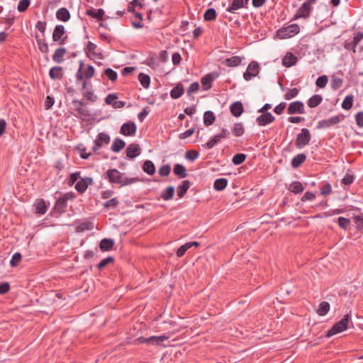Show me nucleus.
<instances>
[{
	"instance_id": "ea45409f",
	"label": "nucleus",
	"mask_w": 363,
	"mask_h": 363,
	"mask_svg": "<svg viewBox=\"0 0 363 363\" xmlns=\"http://www.w3.org/2000/svg\"><path fill=\"white\" fill-rule=\"evenodd\" d=\"M36 213L40 215H43L48 210V206L43 199H39L35 203Z\"/></svg>"
},
{
	"instance_id": "aec40b11",
	"label": "nucleus",
	"mask_w": 363,
	"mask_h": 363,
	"mask_svg": "<svg viewBox=\"0 0 363 363\" xmlns=\"http://www.w3.org/2000/svg\"><path fill=\"white\" fill-rule=\"evenodd\" d=\"M230 110L234 116L239 117L244 111L242 104L240 101H235L231 104Z\"/></svg>"
},
{
	"instance_id": "49530a36",
	"label": "nucleus",
	"mask_w": 363,
	"mask_h": 363,
	"mask_svg": "<svg viewBox=\"0 0 363 363\" xmlns=\"http://www.w3.org/2000/svg\"><path fill=\"white\" fill-rule=\"evenodd\" d=\"M216 11L214 9H208L203 15V18L206 21H214L216 18Z\"/></svg>"
},
{
	"instance_id": "e433bc0d",
	"label": "nucleus",
	"mask_w": 363,
	"mask_h": 363,
	"mask_svg": "<svg viewBox=\"0 0 363 363\" xmlns=\"http://www.w3.org/2000/svg\"><path fill=\"white\" fill-rule=\"evenodd\" d=\"M213 78L211 74H208L201 78V82L204 90H208L212 86Z\"/></svg>"
},
{
	"instance_id": "8fccbe9b",
	"label": "nucleus",
	"mask_w": 363,
	"mask_h": 363,
	"mask_svg": "<svg viewBox=\"0 0 363 363\" xmlns=\"http://www.w3.org/2000/svg\"><path fill=\"white\" fill-rule=\"evenodd\" d=\"M247 156L245 154L242 153H238L235 155L232 159V162L235 165H239L244 162Z\"/></svg>"
},
{
	"instance_id": "c85d7f7f",
	"label": "nucleus",
	"mask_w": 363,
	"mask_h": 363,
	"mask_svg": "<svg viewBox=\"0 0 363 363\" xmlns=\"http://www.w3.org/2000/svg\"><path fill=\"white\" fill-rule=\"evenodd\" d=\"M306 160V156L303 153H300L296 155L291 160V166L294 168H297Z\"/></svg>"
},
{
	"instance_id": "c03bdc74",
	"label": "nucleus",
	"mask_w": 363,
	"mask_h": 363,
	"mask_svg": "<svg viewBox=\"0 0 363 363\" xmlns=\"http://www.w3.org/2000/svg\"><path fill=\"white\" fill-rule=\"evenodd\" d=\"M86 14L89 16L96 18L98 21H102L104 15V11L102 9H98L96 12L93 10H87Z\"/></svg>"
},
{
	"instance_id": "a211bd4d",
	"label": "nucleus",
	"mask_w": 363,
	"mask_h": 363,
	"mask_svg": "<svg viewBox=\"0 0 363 363\" xmlns=\"http://www.w3.org/2000/svg\"><path fill=\"white\" fill-rule=\"evenodd\" d=\"M298 61L297 57L291 52H287L282 59V65L286 67H290L295 65Z\"/></svg>"
},
{
	"instance_id": "f03ea898",
	"label": "nucleus",
	"mask_w": 363,
	"mask_h": 363,
	"mask_svg": "<svg viewBox=\"0 0 363 363\" xmlns=\"http://www.w3.org/2000/svg\"><path fill=\"white\" fill-rule=\"evenodd\" d=\"M350 314H346L338 322H337L326 334L327 337H330L337 333L345 331L348 328L349 320L350 319Z\"/></svg>"
},
{
	"instance_id": "a878e982",
	"label": "nucleus",
	"mask_w": 363,
	"mask_h": 363,
	"mask_svg": "<svg viewBox=\"0 0 363 363\" xmlns=\"http://www.w3.org/2000/svg\"><path fill=\"white\" fill-rule=\"evenodd\" d=\"M363 38V34L362 33H357L354 34L353 37V40L352 43H349L347 45H345V48L350 49L352 48L353 52H355V48L357 45L359 44V43L362 40Z\"/></svg>"
},
{
	"instance_id": "3c124183",
	"label": "nucleus",
	"mask_w": 363,
	"mask_h": 363,
	"mask_svg": "<svg viewBox=\"0 0 363 363\" xmlns=\"http://www.w3.org/2000/svg\"><path fill=\"white\" fill-rule=\"evenodd\" d=\"M299 93V90L297 88H292L288 89V91L284 94V99L286 100H291L293 98H295Z\"/></svg>"
},
{
	"instance_id": "f704fd0d",
	"label": "nucleus",
	"mask_w": 363,
	"mask_h": 363,
	"mask_svg": "<svg viewBox=\"0 0 363 363\" xmlns=\"http://www.w3.org/2000/svg\"><path fill=\"white\" fill-rule=\"evenodd\" d=\"M323 101V97L319 94H315L308 100V106L310 108L317 107Z\"/></svg>"
},
{
	"instance_id": "e2e57ef3",
	"label": "nucleus",
	"mask_w": 363,
	"mask_h": 363,
	"mask_svg": "<svg viewBox=\"0 0 363 363\" xmlns=\"http://www.w3.org/2000/svg\"><path fill=\"white\" fill-rule=\"evenodd\" d=\"M171 167L169 164H164L159 169V174L162 177H167L169 174Z\"/></svg>"
},
{
	"instance_id": "2f4dec72",
	"label": "nucleus",
	"mask_w": 363,
	"mask_h": 363,
	"mask_svg": "<svg viewBox=\"0 0 363 363\" xmlns=\"http://www.w3.org/2000/svg\"><path fill=\"white\" fill-rule=\"evenodd\" d=\"M242 62V58L239 56H233L225 59L224 64L228 67H237Z\"/></svg>"
},
{
	"instance_id": "7c9ffc66",
	"label": "nucleus",
	"mask_w": 363,
	"mask_h": 363,
	"mask_svg": "<svg viewBox=\"0 0 363 363\" xmlns=\"http://www.w3.org/2000/svg\"><path fill=\"white\" fill-rule=\"evenodd\" d=\"M35 40L37 41L39 50L44 54H48L49 52V48L45 40L40 38L38 35H35Z\"/></svg>"
},
{
	"instance_id": "6e6d98bb",
	"label": "nucleus",
	"mask_w": 363,
	"mask_h": 363,
	"mask_svg": "<svg viewBox=\"0 0 363 363\" xmlns=\"http://www.w3.org/2000/svg\"><path fill=\"white\" fill-rule=\"evenodd\" d=\"M338 225L343 230H347L350 225V220L344 217H339Z\"/></svg>"
},
{
	"instance_id": "a18cd8bd",
	"label": "nucleus",
	"mask_w": 363,
	"mask_h": 363,
	"mask_svg": "<svg viewBox=\"0 0 363 363\" xmlns=\"http://www.w3.org/2000/svg\"><path fill=\"white\" fill-rule=\"evenodd\" d=\"M354 97L352 95H347L342 103V107L345 110H350L353 106Z\"/></svg>"
},
{
	"instance_id": "f3484780",
	"label": "nucleus",
	"mask_w": 363,
	"mask_h": 363,
	"mask_svg": "<svg viewBox=\"0 0 363 363\" xmlns=\"http://www.w3.org/2000/svg\"><path fill=\"white\" fill-rule=\"evenodd\" d=\"M312 10V6H308V4L303 3L301 6L298 10L297 13L294 16V19H298L300 18H307L309 17L311 14V11Z\"/></svg>"
},
{
	"instance_id": "6ab92c4d",
	"label": "nucleus",
	"mask_w": 363,
	"mask_h": 363,
	"mask_svg": "<svg viewBox=\"0 0 363 363\" xmlns=\"http://www.w3.org/2000/svg\"><path fill=\"white\" fill-rule=\"evenodd\" d=\"M50 77L52 79H62L63 78V69L62 67L55 66L49 71Z\"/></svg>"
},
{
	"instance_id": "c9c22d12",
	"label": "nucleus",
	"mask_w": 363,
	"mask_h": 363,
	"mask_svg": "<svg viewBox=\"0 0 363 363\" xmlns=\"http://www.w3.org/2000/svg\"><path fill=\"white\" fill-rule=\"evenodd\" d=\"M216 120L214 113L211 111H207L203 114V123L206 126L212 125Z\"/></svg>"
},
{
	"instance_id": "7ed1b4c3",
	"label": "nucleus",
	"mask_w": 363,
	"mask_h": 363,
	"mask_svg": "<svg viewBox=\"0 0 363 363\" xmlns=\"http://www.w3.org/2000/svg\"><path fill=\"white\" fill-rule=\"evenodd\" d=\"M72 108L76 112L74 115L79 118L84 120L86 117L90 116L89 111L86 108V103L74 99L72 102Z\"/></svg>"
},
{
	"instance_id": "4c0bfd02",
	"label": "nucleus",
	"mask_w": 363,
	"mask_h": 363,
	"mask_svg": "<svg viewBox=\"0 0 363 363\" xmlns=\"http://www.w3.org/2000/svg\"><path fill=\"white\" fill-rule=\"evenodd\" d=\"M330 303L327 301H322L317 309V313L320 316L325 315L330 310Z\"/></svg>"
},
{
	"instance_id": "c756f323",
	"label": "nucleus",
	"mask_w": 363,
	"mask_h": 363,
	"mask_svg": "<svg viewBox=\"0 0 363 363\" xmlns=\"http://www.w3.org/2000/svg\"><path fill=\"white\" fill-rule=\"evenodd\" d=\"M173 172L179 178H185L187 176L185 167L180 164H176L174 166Z\"/></svg>"
},
{
	"instance_id": "412c9836",
	"label": "nucleus",
	"mask_w": 363,
	"mask_h": 363,
	"mask_svg": "<svg viewBox=\"0 0 363 363\" xmlns=\"http://www.w3.org/2000/svg\"><path fill=\"white\" fill-rule=\"evenodd\" d=\"M56 17L60 21L67 22L70 18V13L66 8H60L56 12Z\"/></svg>"
},
{
	"instance_id": "4d7b16f0",
	"label": "nucleus",
	"mask_w": 363,
	"mask_h": 363,
	"mask_svg": "<svg viewBox=\"0 0 363 363\" xmlns=\"http://www.w3.org/2000/svg\"><path fill=\"white\" fill-rule=\"evenodd\" d=\"M114 261V258L111 256L107 257L104 259H103L97 265V268L99 269H102L104 268L106 265L108 264L113 262Z\"/></svg>"
},
{
	"instance_id": "37998d69",
	"label": "nucleus",
	"mask_w": 363,
	"mask_h": 363,
	"mask_svg": "<svg viewBox=\"0 0 363 363\" xmlns=\"http://www.w3.org/2000/svg\"><path fill=\"white\" fill-rule=\"evenodd\" d=\"M138 80L140 82V84L145 88L147 89L150 86V77L149 75L145 74L144 73H140L138 75Z\"/></svg>"
},
{
	"instance_id": "ddd939ff",
	"label": "nucleus",
	"mask_w": 363,
	"mask_h": 363,
	"mask_svg": "<svg viewBox=\"0 0 363 363\" xmlns=\"http://www.w3.org/2000/svg\"><path fill=\"white\" fill-rule=\"evenodd\" d=\"M343 117L340 118L339 116H335L330 118L320 121L318 123V128H329L339 123Z\"/></svg>"
},
{
	"instance_id": "4be33fe9",
	"label": "nucleus",
	"mask_w": 363,
	"mask_h": 363,
	"mask_svg": "<svg viewBox=\"0 0 363 363\" xmlns=\"http://www.w3.org/2000/svg\"><path fill=\"white\" fill-rule=\"evenodd\" d=\"M67 50L65 48H59L55 51L54 55H52V60L54 62L57 63H61L64 60V56L66 53Z\"/></svg>"
},
{
	"instance_id": "cd10ccee",
	"label": "nucleus",
	"mask_w": 363,
	"mask_h": 363,
	"mask_svg": "<svg viewBox=\"0 0 363 363\" xmlns=\"http://www.w3.org/2000/svg\"><path fill=\"white\" fill-rule=\"evenodd\" d=\"M184 90L182 84H177L175 87H174L171 92L170 96L172 99H179L184 94Z\"/></svg>"
},
{
	"instance_id": "4468645a",
	"label": "nucleus",
	"mask_w": 363,
	"mask_h": 363,
	"mask_svg": "<svg viewBox=\"0 0 363 363\" xmlns=\"http://www.w3.org/2000/svg\"><path fill=\"white\" fill-rule=\"evenodd\" d=\"M275 120V117L269 112L262 113L256 118V122L259 126L267 125Z\"/></svg>"
},
{
	"instance_id": "9b49d317",
	"label": "nucleus",
	"mask_w": 363,
	"mask_h": 363,
	"mask_svg": "<svg viewBox=\"0 0 363 363\" xmlns=\"http://www.w3.org/2000/svg\"><path fill=\"white\" fill-rule=\"evenodd\" d=\"M287 113L290 115L305 113L304 104L302 101H296L289 104Z\"/></svg>"
},
{
	"instance_id": "f257e3e1",
	"label": "nucleus",
	"mask_w": 363,
	"mask_h": 363,
	"mask_svg": "<svg viewBox=\"0 0 363 363\" xmlns=\"http://www.w3.org/2000/svg\"><path fill=\"white\" fill-rule=\"evenodd\" d=\"M111 184H120L121 186L133 184L138 181V178H128L117 169H108L103 175Z\"/></svg>"
},
{
	"instance_id": "473e14b6",
	"label": "nucleus",
	"mask_w": 363,
	"mask_h": 363,
	"mask_svg": "<svg viewBox=\"0 0 363 363\" xmlns=\"http://www.w3.org/2000/svg\"><path fill=\"white\" fill-rule=\"evenodd\" d=\"M143 170L149 175H153L155 173V167L150 160H146L143 165Z\"/></svg>"
},
{
	"instance_id": "2eb2a0df",
	"label": "nucleus",
	"mask_w": 363,
	"mask_h": 363,
	"mask_svg": "<svg viewBox=\"0 0 363 363\" xmlns=\"http://www.w3.org/2000/svg\"><path fill=\"white\" fill-rule=\"evenodd\" d=\"M126 157L130 159H134L141 153V149L138 144L131 143L125 150Z\"/></svg>"
},
{
	"instance_id": "bb28decb",
	"label": "nucleus",
	"mask_w": 363,
	"mask_h": 363,
	"mask_svg": "<svg viewBox=\"0 0 363 363\" xmlns=\"http://www.w3.org/2000/svg\"><path fill=\"white\" fill-rule=\"evenodd\" d=\"M125 146V143L120 139V138H116L111 147V149L114 152H118L121 150H123Z\"/></svg>"
},
{
	"instance_id": "0e129e2a",
	"label": "nucleus",
	"mask_w": 363,
	"mask_h": 363,
	"mask_svg": "<svg viewBox=\"0 0 363 363\" xmlns=\"http://www.w3.org/2000/svg\"><path fill=\"white\" fill-rule=\"evenodd\" d=\"M199 153L195 150L186 151L185 153L186 159H187L190 161H194L196 159H197L199 157Z\"/></svg>"
},
{
	"instance_id": "603ef678",
	"label": "nucleus",
	"mask_w": 363,
	"mask_h": 363,
	"mask_svg": "<svg viewBox=\"0 0 363 363\" xmlns=\"http://www.w3.org/2000/svg\"><path fill=\"white\" fill-rule=\"evenodd\" d=\"M93 229V223L91 222H83L81 223L77 227V230L79 232L84 230H90Z\"/></svg>"
},
{
	"instance_id": "20e7f679",
	"label": "nucleus",
	"mask_w": 363,
	"mask_h": 363,
	"mask_svg": "<svg viewBox=\"0 0 363 363\" xmlns=\"http://www.w3.org/2000/svg\"><path fill=\"white\" fill-rule=\"evenodd\" d=\"M311 133L308 128H303L301 129L300 133L297 135L296 140L295 142L296 147L298 149L306 146L311 141Z\"/></svg>"
},
{
	"instance_id": "72a5a7b5",
	"label": "nucleus",
	"mask_w": 363,
	"mask_h": 363,
	"mask_svg": "<svg viewBox=\"0 0 363 363\" xmlns=\"http://www.w3.org/2000/svg\"><path fill=\"white\" fill-rule=\"evenodd\" d=\"M174 194V188L169 186L162 191L161 198L164 201H169L173 198Z\"/></svg>"
},
{
	"instance_id": "39448f33",
	"label": "nucleus",
	"mask_w": 363,
	"mask_h": 363,
	"mask_svg": "<svg viewBox=\"0 0 363 363\" xmlns=\"http://www.w3.org/2000/svg\"><path fill=\"white\" fill-rule=\"evenodd\" d=\"M52 40L57 43L58 45H65L67 41V35L65 34V28L62 25L55 26L53 33Z\"/></svg>"
},
{
	"instance_id": "393cba45",
	"label": "nucleus",
	"mask_w": 363,
	"mask_h": 363,
	"mask_svg": "<svg viewBox=\"0 0 363 363\" xmlns=\"http://www.w3.org/2000/svg\"><path fill=\"white\" fill-rule=\"evenodd\" d=\"M114 245V241L112 239L104 238L101 240L99 247L101 251H109L112 249Z\"/></svg>"
},
{
	"instance_id": "58836bf2",
	"label": "nucleus",
	"mask_w": 363,
	"mask_h": 363,
	"mask_svg": "<svg viewBox=\"0 0 363 363\" xmlns=\"http://www.w3.org/2000/svg\"><path fill=\"white\" fill-rule=\"evenodd\" d=\"M228 185V179L225 178H220L216 179L213 187L217 191H222L226 188Z\"/></svg>"
},
{
	"instance_id": "680f3d73",
	"label": "nucleus",
	"mask_w": 363,
	"mask_h": 363,
	"mask_svg": "<svg viewBox=\"0 0 363 363\" xmlns=\"http://www.w3.org/2000/svg\"><path fill=\"white\" fill-rule=\"evenodd\" d=\"M354 182V176L350 172H347L345 177L342 179V184L346 186H349Z\"/></svg>"
},
{
	"instance_id": "1a4fd4ad",
	"label": "nucleus",
	"mask_w": 363,
	"mask_h": 363,
	"mask_svg": "<svg viewBox=\"0 0 363 363\" xmlns=\"http://www.w3.org/2000/svg\"><path fill=\"white\" fill-rule=\"evenodd\" d=\"M110 136L105 133H100L96 136L94 140V145L92 147V150L94 153H96L98 150L104 145H108L110 143Z\"/></svg>"
},
{
	"instance_id": "6e6552de",
	"label": "nucleus",
	"mask_w": 363,
	"mask_h": 363,
	"mask_svg": "<svg viewBox=\"0 0 363 363\" xmlns=\"http://www.w3.org/2000/svg\"><path fill=\"white\" fill-rule=\"evenodd\" d=\"M259 72V65L255 61H252L250 62L247 67V70L243 74V77L246 81H250L252 77L258 75Z\"/></svg>"
},
{
	"instance_id": "052dcab7",
	"label": "nucleus",
	"mask_w": 363,
	"mask_h": 363,
	"mask_svg": "<svg viewBox=\"0 0 363 363\" xmlns=\"http://www.w3.org/2000/svg\"><path fill=\"white\" fill-rule=\"evenodd\" d=\"M30 0H21L18 3L17 9L19 12H24L30 5Z\"/></svg>"
},
{
	"instance_id": "69168bd1",
	"label": "nucleus",
	"mask_w": 363,
	"mask_h": 363,
	"mask_svg": "<svg viewBox=\"0 0 363 363\" xmlns=\"http://www.w3.org/2000/svg\"><path fill=\"white\" fill-rule=\"evenodd\" d=\"M21 253L16 252L13 255V257H12V258H11V259L10 261V264L12 267H16L18 264V263L21 262Z\"/></svg>"
},
{
	"instance_id": "5fc2aeb1",
	"label": "nucleus",
	"mask_w": 363,
	"mask_h": 363,
	"mask_svg": "<svg viewBox=\"0 0 363 363\" xmlns=\"http://www.w3.org/2000/svg\"><path fill=\"white\" fill-rule=\"evenodd\" d=\"M83 96L88 101L95 102L97 100V96L94 94L92 90L84 91L82 93Z\"/></svg>"
},
{
	"instance_id": "a19ab883",
	"label": "nucleus",
	"mask_w": 363,
	"mask_h": 363,
	"mask_svg": "<svg viewBox=\"0 0 363 363\" xmlns=\"http://www.w3.org/2000/svg\"><path fill=\"white\" fill-rule=\"evenodd\" d=\"M289 189L293 193L299 194L303 191L304 188L301 182L295 181L290 184Z\"/></svg>"
},
{
	"instance_id": "9d476101",
	"label": "nucleus",
	"mask_w": 363,
	"mask_h": 363,
	"mask_svg": "<svg viewBox=\"0 0 363 363\" xmlns=\"http://www.w3.org/2000/svg\"><path fill=\"white\" fill-rule=\"evenodd\" d=\"M168 339V337L166 335H160V336H151L149 337H140L136 341L138 343H147L149 345H158L164 340Z\"/></svg>"
},
{
	"instance_id": "864d4df0",
	"label": "nucleus",
	"mask_w": 363,
	"mask_h": 363,
	"mask_svg": "<svg viewBox=\"0 0 363 363\" xmlns=\"http://www.w3.org/2000/svg\"><path fill=\"white\" fill-rule=\"evenodd\" d=\"M104 74L112 82H114L117 79L118 74L116 72L113 70L111 68H107L104 70Z\"/></svg>"
},
{
	"instance_id": "f8f14e48",
	"label": "nucleus",
	"mask_w": 363,
	"mask_h": 363,
	"mask_svg": "<svg viewBox=\"0 0 363 363\" xmlns=\"http://www.w3.org/2000/svg\"><path fill=\"white\" fill-rule=\"evenodd\" d=\"M137 126L134 122L129 121L122 125L120 133L125 136H133L135 134Z\"/></svg>"
},
{
	"instance_id": "b1692460",
	"label": "nucleus",
	"mask_w": 363,
	"mask_h": 363,
	"mask_svg": "<svg viewBox=\"0 0 363 363\" xmlns=\"http://www.w3.org/2000/svg\"><path fill=\"white\" fill-rule=\"evenodd\" d=\"M190 187V182L184 180L177 187V195L179 198H183Z\"/></svg>"
},
{
	"instance_id": "09e8293b",
	"label": "nucleus",
	"mask_w": 363,
	"mask_h": 363,
	"mask_svg": "<svg viewBox=\"0 0 363 363\" xmlns=\"http://www.w3.org/2000/svg\"><path fill=\"white\" fill-rule=\"evenodd\" d=\"M220 140H222L220 138V136H219V135L217 134V135H214L212 138H211L208 141V143H206V144L203 145V146L208 150L212 149L216 144H217L218 142L220 141Z\"/></svg>"
},
{
	"instance_id": "338daca9",
	"label": "nucleus",
	"mask_w": 363,
	"mask_h": 363,
	"mask_svg": "<svg viewBox=\"0 0 363 363\" xmlns=\"http://www.w3.org/2000/svg\"><path fill=\"white\" fill-rule=\"evenodd\" d=\"M189 249H190L189 245L187 242L184 244L177 249L176 252L177 256L178 257H182Z\"/></svg>"
},
{
	"instance_id": "13d9d810",
	"label": "nucleus",
	"mask_w": 363,
	"mask_h": 363,
	"mask_svg": "<svg viewBox=\"0 0 363 363\" xmlns=\"http://www.w3.org/2000/svg\"><path fill=\"white\" fill-rule=\"evenodd\" d=\"M328 82V78L326 75H323V76H320L319 77L316 82H315V84L319 88H324L327 83Z\"/></svg>"
},
{
	"instance_id": "dca6fc26",
	"label": "nucleus",
	"mask_w": 363,
	"mask_h": 363,
	"mask_svg": "<svg viewBox=\"0 0 363 363\" xmlns=\"http://www.w3.org/2000/svg\"><path fill=\"white\" fill-rule=\"evenodd\" d=\"M93 184V179L91 177H85L79 180L75 185L76 190L80 193H84L89 185Z\"/></svg>"
},
{
	"instance_id": "774afa93",
	"label": "nucleus",
	"mask_w": 363,
	"mask_h": 363,
	"mask_svg": "<svg viewBox=\"0 0 363 363\" xmlns=\"http://www.w3.org/2000/svg\"><path fill=\"white\" fill-rule=\"evenodd\" d=\"M199 89V84L198 82L192 83L187 89V94L189 96H191V94L198 91Z\"/></svg>"
},
{
	"instance_id": "5701e85b",
	"label": "nucleus",
	"mask_w": 363,
	"mask_h": 363,
	"mask_svg": "<svg viewBox=\"0 0 363 363\" xmlns=\"http://www.w3.org/2000/svg\"><path fill=\"white\" fill-rule=\"evenodd\" d=\"M242 8H245L244 0H233L226 11L229 13H235L237 10Z\"/></svg>"
},
{
	"instance_id": "423d86ee",
	"label": "nucleus",
	"mask_w": 363,
	"mask_h": 363,
	"mask_svg": "<svg viewBox=\"0 0 363 363\" xmlns=\"http://www.w3.org/2000/svg\"><path fill=\"white\" fill-rule=\"evenodd\" d=\"M300 30L297 24H291L287 27L281 28L277 31V35L281 38H289L298 33Z\"/></svg>"
},
{
	"instance_id": "0eeeda50",
	"label": "nucleus",
	"mask_w": 363,
	"mask_h": 363,
	"mask_svg": "<svg viewBox=\"0 0 363 363\" xmlns=\"http://www.w3.org/2000/svg\"><path fill=\"white\" fill-rule=\"evenodd\" d=\"M74 198V194L72 193H67L64 194L62 196L60 197L55 206L53 209L60 213H62L65 211L66 208L67 206V201L69 199H72Z\"/></svg>"
},
{
	"instance_id": "bf43d9fd",
	"label": "nucleus",
	"mask_w": 363,
	"mask_h": 363,
	"mask_svg": "<svg viewBox=\"0 0 363 363\" xmlns=\"http://www.w3.org/2000/svg\"><path fill=\"white\" fill-rule=\"evenodd\" d=\"M118 205V201L116 198H113L104 203V207L106 208H115Z\"/></svg>"
},
{
	"instance_id": "79ce46f5",
	"label": "nucleus",
	"mask_w": 363,
	"mask_h": 363,
	"mask_svg": "<svg viewBox=\"0 0 363 363\" xmlns=\"http://www.w3.org/2000/svg\"><path fill=\"white\" fill-rule=\"evenodd\" d=\"M245 133V128L242 123H236L233 128V133L236 137L242 136Z\"/></svg>"
},
{
	"instance_id": "de8ad7c7",
	"label": "nucleus",
	"mask_w": 363,
	"mask_h": 363,
	"mask_svg": "<svg viewBox=\"0 0 363 363\" xmlns=\"http://www.w3.org/2000/svg\"><path fill=\"white\" fill-rule=\"evenodd\" d=\"M342 84H343L342 79L335 77V76H333L331 82H330V85H331V88L333 90H337L339 88H340L342 86Z\"/></svg>"
}]
</instances>
